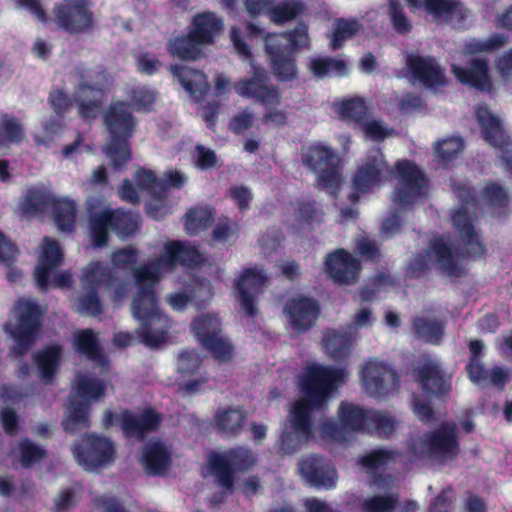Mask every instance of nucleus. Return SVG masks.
Masks as SVG:
<instances>
[{"instance_id":"obj_40","label":"nucleus","mask_w":512,"mask_h":512,"mask_svg":"<svg viewBox=\"0 0 512 512\" xmlns=\"http://www.w3.org/2000/svg\"><path fill=\"white\" fill-rule=\"evenodd\" d=\"M246 421V414L240 408L218 409L215 424L218 432L226 435H238Z\"/></svg>"},{"instance_id":"obj_59","label":"nucleus","mask_w":512,"mask_h":512,"mask_svg":"<svg viewBox=\"0 0 512 512\" xmlns=\"http://www.w3.org/2000/svg\"><path fill=\"white\" fill-rule=\"evenodd\" d=\"M129 96L137 111H151L156 100V93L146 85L133 86Z\"/></svg>"},{"instance_id":"obj_46","label":"nucleus","mask_w":512,"mask_h":512,"mask_svg":"<svg viewBox=\"0 0 512 512\" xmlns=\"http://www.w3.org/2000/svg\"><path fill=\"white\" fill-rule=\"evenodd\" d=\"M89 406L90 403L73 401L68 415L62 421L65 432L76 433L89 427Z\"/></svg>"},{"instance_id":"obj_36","label":"nucleus","mask_w":512,"mask_h":512,"mask_svg":"<svg viewBox=\"0 0 512 512\" xmlns=\"http://www.w3.org/2000/svg\"><path fill=\"white\" fill-rule=\"evenodd\" d=\"M325 352L335 361L346 359L352 349L351 334L336 329H327L322 339Z\"/></svg>"},{"instance_id":"obj_31","label":"nucleus","mask_w":512,"mask_h":512,"mask_svg":"<svg viewBox=\"0 0 512 512\" xmlns=\"http://www.w3.org/2000/svg\"><path fill=\"white\" fill-rule=\"evenodd\" d=\"M223 29V21L213 12L196 14L190 32L202 46L214 43L216 35Z\"/></svg>"},{"instance_id":"obj_44","label":"nucleus","mask_w":512,"mask_h":512,"mask_svg":"<svg viewBox=\"0 0 512 512\" xmlns=\"http://www.w3.org/2000/svg\"><path fill=\"white\" fill-rule=\"evenodd\" d=\"M362 28L363 25L355 18H337L330 37V48L333 51L340 49L347 40L357 35Z\"/></svg>"},{"instance_id":"obj_14","label":"nucleus","mask_w":512,"mask_h":512,"mask_svg":"<svg viewBox=\"0 0 512 512\" xmlns=\"http://www.w3.org/2000/svg\"><path fill=\"white\" fill-rule=\"evenodd\" d=\"M423 452L440 463L455 459L460 452L457 426L454 422H443L436 429L426 432L421 439Z\"/></svg>"},{"instance_id":"obj_12","label":"nucleus","mask_w":512,"mask_h":512,"mask_svg":"<svg viewBox=\"0 0 512 512\" xmlns=\"http://www.w3.org/2000/svg\"><path fill=\"white\" fill-rule=\"evenodd\" d=\"M92 0H59L52 13L58 29L69 35L88 34L94 30L95 18Z\"/></svg>"},{"instance_id":"obj_58","label":"nucleus","mask_w":512,"mask_h":512,"mask_svg":"<svg viewBox=\"0 0 512 512\" xmlns=\"http://www.w3.org/2000/svg\"><path fill=\"white\" fill-rule=\"evenodd\" d=\"M484 202L492 208H503L509 203L507 191L496 182H488L482 190Z\"/></svg>"},{"instance_id":"obj_13","label":"nucleus","mask_w":512,"mask_h":512,"mask_svg":"<svg viewBox=\"0 0 512 512\" xmlns=\"http://www.w3.org/2000/svg\"><path fill=\"white\" fill-rule=\"evenodd\" d=\"M16 311L17 323L10 332L15 341L13 353L23 356L37 340L42 327L43 312L37 303L29 300H18Z\"/></svg>"},{"instance_id":"obj_33","label":"nucleus","mask_w":512,"mask_h":512,"mask_svg":"<svg viewBox=\"0 0 512 512\" xmlns=\"http://www.w3.org/2000/svg\"><path fill=\"white\" fill-rule=\"evenodd\" d=\"M73 348L79 355L90 361L98 363L104 361L98 334L92 328L81 329L74 333Z\"/></svg>"},{"instance_id":"obj_21","label":"nucleus","mask_w":512,"mask_h":512,"mask_svg":"<svg viewBox=\"0 0 512 512\" xmlns=\"http://www.w3.org/2000/svg\"><path fill=\"white\" fill-rule=\"evenodd\" d=\"M324 266L327 275L339 285L355 284L362 269L360 260L344 248L328 253Z\"/></svg>"},{"instance_id":"obj_57","label":"nucleus","mask_w":512,"mask_h":512,"mask_svg":"<svg viewBox=\"0 0 512 512\" xmlns=\"http://www.w3.org/2000/svg\"><path fill=\"white\" fill-rule=\"evenodd\" d=\"M0 136L9 143L19 144L25 134L17 118L3 115L0 119Z\"/></svg>"},{"instance_id":"obj_43","label":"nucleus","mask_w":512,"mask_h":512,"mask_svg":"<svg viewBox=\"0 0 512 512\" xmlns=\"http://www.w3.org/2000/svg\"><path fill=\"white\" fill-rule=\"evenodd\" d=\"M470 358L465 367L469 380L474 384H480L487 380V369L481 359L484 355V343L479 339L469 342Z\"/></svg>"},{"instance_id":"obj_19","label":"nucleus","mask_w":512,"mask_h":512,"mask_svg":"<svg viewBox=\"0 0 512 512\" xmlns=\"http://www.w3.org/2000/svg\"><path fill=\"white\" fill-rule=\"evenodd\" d=\"M361 379L366 392L372 397H385L400 387V379L396 370L380 361H367L361 371Z\"/></svg>"},{"instance_id":"obj_22","label":"nucleus","mask_w":512,"mask_h":512,"mask_svg":"<svg viewBox=\"0 0 512 512\" xmlns=\"http://www.w3.org/2000/svg\"><path fill=\"white\" fill-rule=\"evenodd\" d=\"M301 476L315 488L332 489L337 483V471L331 460L317 454L304 457L298 463Z\"/></svg>"},{"instance_id":"obj_17","label":"nucleus","mask_w":512,"mask_h":512,"mask_svg":"<svg viewBox=\"0 0 512 512\" xmlns=\"http://www.w3.org/2000/svg\"><path fill=\"white\" fill-rule=\"evenodd\" d=\"M251 73V77L235 82V92L243 98L265 106L279 104L281 98L279 87L269 83L267 70L263 66L252 63Z\"/></svg>"},{"instance_id":"obj_30","label":"nucleus","mask_w":512,"mask_h":512,"mask_svg":"<svg viewBox=\"0 0 512 512\" xmlns=\"http://www.w3.org/2000/svg\"><path fill=\"white\" fill-rule=\"evenodd\" d=\"M446 321L426 316H416L411 320L413 336L432 345H440L445 335Z\"/></svg>"},{"instance_id":"obj_16","label":"nucleus","mask_w":512,"mask_h":512,"mask_svg":"<svg viewBox=\"0 0 512 512\" xmlns=\"http://www.w3.org/2000/svg\"><path fill=\"white\" fill-rule=\"evenodd\" d=\"M414 380L421 389L438 398L449 395L452 389V375L447 373L440 360L422 355L413 369Z\"/></svg>"},{"instance_id":"obj_25","label":"nucleus","mask_w":512,"mask_h":512,"mask_svg":"<svg viewBox=\"0 0 512 512\" xmlns=\"http://www.w3.org/2000/svg\"><path fill=\"white\" fill-rule=\"evenodd\" d=\"M406 66L412 78L426 88H436L446 84L444 71L433 57L410 54Z\"/></svg>"},{"instance_id":"obj_10","label":"nucleus","mask_w":512,"mask_h":512,"mask_svg":"<svg viewBox=\"0 0 512 512\" xmlns=\"http://www.w3.org/2000/svg\"><path fill=\"white\" fill-rule=\"evenodd\" d=\"M81 281L86 292L77 299L78 312L97 317L103 312L98 290L102 286L110 289L117 281V274L107 264L90 262L82 271Z\"/></svg>"},{"instance_id":"obj_34","label":"nucleus","mask_w":512,"mask_h":512,"mask_svg":"<svg viewBox=\"0 0 512 512\" xmlns=\"http://www.w3.org/2000/svg\"><path fill=\"white\" fill-rule=\"evenodd\" d=\"M166 49L171 57L183 61H194L202 54V45L190 31L187 35L170 38L166 43Z\"/></svg>"},{"instance_id":"obj_42","label":"nucleus","mask_w":512,"mask_h":512,"mask_svg":"<svg viewBox=\"0 0 512 512\" xmlns=\"http://www.w3.org/2000/svg\"><path fill=\"white\" fill-rule=\"evenodd\" d=\"M338 163L339 158L334 151L323 145L311 146L303 155V164L313 172L337 166Z\"/></svg>"},{"instance_id":"obj_3","label":"nucleus","mask_w":512,"mask_h":512,"mask_svg":"<svg viewBox=\"0 0 512 512\" xmlns=\"http://www.w3.org/2000/svg\"><path fill=\"white\" fill-rule=\"evenodd\" d=\"M79 77L80 81L75 87L71 99L63 90L57 89L50 93L49 103L57 115H63L73 101L81 119H95L102 109L105 97L111 90L113 79L102 66L95 69H83L80 71Z\"/></svg>"},{"instance_id":"obj_55","label":"nucleus","mask_w":512,"mask_h":512,"mask_svg":"<svg viewBox=\"0 0 512 512\" xmlns=\"http://www.w3.org/2000/svg\"><path fill=\"white\" fill-rule=\"evenodd\" d=\"M368 107L365 101L360 97H354L344 100L339 109V113L344 119H349L356 123H361L367 116Z\"/></svg>"},{"instance_id":"obj_35","label":"nucleus","mask_w":512,"mask_h":512,"mask_svg":"<svg viewBox=\"0 0 512 512\" xmlns=\"http://www.w3.org/2000/svg\"><path fill=\"white\" fill-rule=\"evenodd\" d=\"M216 210L211 205L191 207L184 215V226L188 235L196 236L210 228L215 220Z\"/></svg>"},{"instance_id":"obj_63","label":"nucleus","mask_w":512,"mask_h":512,"mask_svg":"<svg viewBox=\"0 0 512 512\" xmlns=\"http://www.w3.org/2000/svg\"><path fill=\"white\" fill-rule=\"evenodd\" d=\"M138 260V250L132 246H127L115 250L111 255V262L117 269L126 270L136 268L134 265Z\"/></svg>"},{"instance_id":"obj_41","label":"nucleus","mask_w":512,"mask_h":512,"mask_svg":"<svg viewBox=\"0 0 512 512\" xmlns=\"http://www.w3.org/2000/svg\"><path fill=\"white\" fill-rule=\"evenodd\" d=\"M309 70L318 79L329 76L343 77L349 73L347 63L344 60L329 56L312 58L309 63Z\"/></svg>"},{"instance_id":"obj_52","label":"nucleus","mask_w":512,"mask_h":512,"mask_svg":"<svg viewBox=\"0 0 512 512\" xmlns=\"http://www.w3.org/2000/svg\"><path fill=\"white\" fill-rule=\"evenodd\" d=\"M20 463L23 468H31L47 456V450L28 438L22 439L18 444Z\"/></svg>"},{"instance_id":"obj_56","label":"nucleus","mask_w":512,"mask_h":512,"mask_svg":"<svg viewBox=\"0 0 512 512\" xmlns=\"http://www.w3.org/2000/svg\"><path fill=\"white\" fill-rule=\"evenodd\" d=\"M464 146V140L461 137H450L437 143L435 154L440 161L446 164L453 161L464 149Z\"/></svg>"},{"instance_id":"obj_28","label":"nucleus","mask_w":512,"mask_h":512,"mask_svg":"<svg viewBox=\"0 0 512 512\" xmlns=\"http://www.w3.org/2000/svg\"><path fill=\"white\" fill-rule=\"evenodd\" d=\"M62 358V346L60 344H48L32 355L39 378L44 384H51L60 368Z\"/></svg>"},{"instance_id":"obj_4","label":"nucleus","mask_w":512,"mask_h":512,"mask_svg":"<svg viewBox=\"0 0 512 512\" xmlns=\"http://www.w3.org/2000/svg\"><path fill=\"white\" fill-rule=\"evenodd\" d=\"M309 45L308 26L304 22H299L291 30L273 33L265 38L268 66L278 82L288 83L299 79L298 56Z\"/></svg>"},{"instance_id":"obj_20","label":"nucleus","mask_w":512,"mask_h":512,"mask_svg":"<svg viewBox=\"0 0 512 512\" xmlns=\"http://www.w3.org/2000/svg\"><path fill=\"white\" fill-rule=\"evenodd\" d=\"M269 279L263 270L246 268L236 281L237 299L247 316L258 313L257 299L263 293Z\"/></svg>"},{"instance_id":"obj_37","label":"nucleus","mask_w":512,"mask_h":512,"mask_svg":"<svg viewBox=\"0 0 512 512\" xmlns=\"http://www.w3.org/2000/svg\"><path fill=\"white\" fill-rule=\"evenodd\" d=\"M370 410L359 405L342 401L338 408V418L347 432H365Z\"/></svg>"},{"instance_id":"obj_49","label":"nucleus","mask_w":512,"mask_h":512,"mask_svg":"<svg viewBox=\"0 0 512 512\" xmlns=\"http://www.w3.org/2000/svg\"><path fill=\"white\" fill-rule=\"evenodd\" d=\"M399 494L396 492L377 494L364 499L360 505L362 512H397Z\"/></svg>"},{"instance_id":"obj_8","label":"nucleus","mask_w":512,"mask_h":512,"mask_svg":"<svg viewBox=\"0 0 512 512\" xmlns=\"http://www.w3.org/2000/svg\"><path fill=\"white\" fill-rule=\"evenodd\" d=\"M90 237L93 247L101 248L107 245L109 230L120 238H126L139 229V215L121 208H106L93 212L88 219Z\"/></svg>"},{"instance_id":"obj_62","label":"nucleus","mask_w":512,"mask_h":512,"mask_svg":"<svg viewBox=\"0 0 512 512\" xmlns=\"http://www.w3.org/2000/svg\"><path fill=\"white\" fill-rule=\"evenodd\" d=\"M395 453L384 448L373 449L369 453L362 456L359 463L362 467L375 471L382 468L389 461L394 459Z\"/></svg>"},{"instance_id":"obj_45","label":"nucleus","mask_w":512,"mask_h":512,"mask_svg":"<svg viewBox=\"0 0 512 512\" xmlns=\"http://www.w3.org/2000/svg\"><path fill=\"white\" fill-rule=\"evenodd\" d=\"M323 215L321 205L315 200L298 201L295 211V220L299 228L313 230L315 224H319L323 221Z\"/></svg>"},{"instance_id":"obj_53","label":"nucleus","mask_w":512,"mask_h":512,"mask_svg":"<svg viewBox=\"0 0 512 512\" xmlns=\"http://www.w3.org/2000/svg\"><path fill=\"white\" fill-rule=\"evenodd\" d=\"M201 345L220 363H226L233 359V345L229 340L220 337V335L206 339Z\"/></svg>"},{"instance_id":"obj_26","label":"nucleus","mask_w":512,"mask_h":512,"mask_svg":"<svg viewBox=\"0 0 512 512\" xmlns=\"http://www.w3.org/2000/svg\"><path fill=\"white\" fill-rule=\"evenodd\" d=\"M476 118L482 129L483 139L504 153L512 150V137L504 130L500 119L486 107L476 109Z\"/></svg>"},{"instance_id":"obj_15","label":"nucleus","mask_w":512,"mask_h":512,"mask_svg":"<svg viewBox=\"0 0 512 512\" xmlns=\"http://www.w3.org/2000/svg\"><path fill=\"white\" fill-rule=\"evenodd\" d=\"M73 455L79 465L92 470L114 461L113 443L106 437L85 434L76 440L72 447Z\"/></svg>"},{"instance_id":"obj_47","label":"nucleus","mask_w":512,"mask_h":512,"mask_svg":"<svg viewBox=\"0 0 512 512\" xmlns=\"http://www.w3.org/2000/svg\"><path fill=\"white\" fill-rule=\"evenodd\" d=\"M304 8L300 0H284L277 5L272 4L268 16L274 24L284 25L302 14Z\"/></svg>"},{"instance_id":"obj_51","label":"nucleus","mask_w":512,"mask_h":512,"mask_svg":"<svg viewBox=\"0 0 512 512\" xmlns=\"http://www.w3.org/2000/svg\"><path fill=\"white\" fill-rule=\"evenodd\" d=\"M77 395L89 403L91 400H98L105 396L106 386L104 382L97 378L79 376L76 387Z\"/></svg>"},{"instance_id":"obj_27","label":"nucleus","mask_w":512,"mask_h":512,"mask_svg":"<svg viewBox=\"0 0 512 512\" xmlns=\"http://www.w3.org/2000/svg\"><path fill=\"white\" fill-rule=\"evenodd\" d=\"M452 72L460 83L471 88L481 92H489L492 89L489 65L485 59L472 58L465 67L452 65Z\"/></svg>"},{"instance_id":"obj_1","label":"nucleus","mask_w":512,"mask_h":512,"mask_svg":"<svg viewBox=\"0 0 512 512\" xmlns=\"http://www.w3.org/2000/svg\"><path fill=\"white\" fill-rule=\"evenodd\" d=\"M202 257L195 246L181 241H172L165 245L161 257L141 264L134 269L137 292L133 297L131 309L134 318L141 322L137 331L140 341L149 348H157L165 342L168 333V317L159 308L156 286L160 281L162 268L197 265Z\"/></svg>"},{"instance_id":"obj_24","label":"nucleus","mask_w":512,"mask_h":512,"mask_svg":"<svg viewBox=\"0 0 512 512\" xmlns=\"http://www.w3.org/2000/svg\"><path fill=\"white\" fill-rule=\"evenodd\" d=\"M162 420L163 415L152 407H146L138 414L129 409L121 411V429L127 438L143 440L159 428Z\"/></svg>"},{"instance_id":"obj_50","label":"nucleus","mask_w":512,"mask_h":512,"mask_svg":"<svg viewBox=\"0 0 512 512\" xmlns=\"http://www.w3.org/2000/svg\"><path fill=\"white\" fill-rule=\"evenodd\" d=\"M191 330L200 344L221 332L218 318L210 314L196 317L191 323Z\"/></svg>"},{"instance_id":"obj_7","label":"nucleus","mask_w":512,"mask_h":512,"mask_svg":"<svg viewBox=\"0 0 512 512\" xmlns=\"http://www.w3.org/2000/svg\"><path fill=\"white\" fill-rule=\"evenodd\" d=\"M456 190L463 205V207L452 214V222L461 242L460 250L457 254L461 259L477 260L486 254L487 249L467 211V206L476 203V192L465 183L459 184Z\"/></svg>"},{"instance_id":"obj_23","label":"nucleus","mask_w":512,"mask_h":512,"mask_svg":"<svg viewBox=\"0 0 512 512\" xmlns=\"http://www.w3.org/2000/svg\"><path fill=\"white\" fill-rule=\"evenodd\" d=\"M283 312L287 316L293 331L305 333L316 324L320 306L316 299L299 295L287 301Z\"/></svg>"},{"instance_id":"obj_60","label":"nucleus","mask_w":512,"mask_h":512,"mask_svg":"<svg viewBox=\"0 0 512 512\" xmlns=\"http://www.w3.org/2000/svg\"><path fill=\"white\" fill-rule=\"evenodd\" d=\"M388 15L393 29L401 35H407L412 30V23L397 0H389Z\"/></svg>"},{"instance_id":"obj_29","label":"nucleus","mask_w":512,"mask_h":512,"mask_svg":"<svg viewBox=\"0 0 512 512\" xmlns=\"http://www.w3.org/2000/svg\"><path fill=\"white\" fill-rule=\"evenodd\" d=\"M173 77L196 101H200L208 90L204 73L186 66L171 64L169 67Z\"/></svg>"},{"instance_id":"obj_6","label":"nucleus","mask_w":512,"mask_h":512,"mask_svg":"<svg viewBox=\"0 0 512 512\" xmlns=\"http://www.w3.org/2000/svg\"><path fill=\"white\" fill-rule=\"evenodd\" d=\"M460 247L453 253L451 246L443 237L437 236L429 241L428 247L423 252L416 253L407 265V276L411 279H419L427 275L431 270V261H434L437 269L449 278H462L467 275L465 267L459 263L457 253Z\"/></svg>"},{"instance_id":"obj_11","label":"nucleus","mask_w":512,"mask_h":512,"mask_svg":"<svg viewBox=\"0 0 512 512\" xmlns=\"http://www.w3.org/2000/svg\"><path fill=\"white\" fill-rule=\"evenodd\" d=\"M390 176L398 180L392 192V201L400 208L411 207L423 197L429 185V180L421 168L412 160H397Z\"/></svg>"},{"instance_id":"obj_18","label":"nucleus","mask_w":512,"mask_h":512,"mask_svg":"<svg viewBox=\"0 0 512 512\" xmlns=\"http://www.w3.org/2000/svg\"><path fill=\"white\" fill-rule=\"evenodd\" d=\"M390 176L385 155L380 149H373L362 159L352 179L354 190L370 193Z\"/></svg>"},{"instance_id":"obj_38","label":"nucleus","mask_w":512,"mask_h":512,"mask_svg":"<svg viewBox=\"0 0 512 512\" xmlns=\"http://www.w3.org/2000/svg\"><path fill=\"white\" fill-rule=\"evenodd\" d=\"M51 213L59 230L66 233H71L75 230L77 214L75 201L66 198H53Z\"/></svg>"},{"instance_id":"obj_48","label":"nucleus","mask_w":512,"mask_h":512,"mask_svg":"<svg viewBox=\"0 0 512 512\" xmlns=\"http://www.w3.org/2000/svg\"><path fill=\"white\" fill-rule=\"evenodd\" d=\"M509 41V37L499 33L491 34L487 39L471 38L464 44L466 54L474 55L480 53H491L499 50Z\"/></svg>"},{"instance_id":"obj_61","label":"nucleus","mask_w":512,"mask_h":512,"mask_svg":"<svg viewBox=\"0 0 512 512\" xmlns=\"http://www.w3.org/2000/svg\"><path fill=\"white\" fill-rule=\"evenodd\" d=\"M52 201L53 199L49 194L33 190L29 191V194L24 198L21 208L26 214L39 213L45 211L50 204L52 205Z\"/></svg>"},{"instance_id":"obj_2","label":"nucleus","mask_w":512,"mask_h":512,"mask_svg":"<svg viewBox=\"0 0 512 512\" xmlns=\"http://www.w3.org/2000/svg\"><path fill=\"white\" fill-rule=\"evenodd\" d=\"M345 369L315 365L303 382L304 398L294 403L287 416V424L276 441L278 455L284 457L298 452L314 437V410L324 408L331 392L344 382Z\"/></svg>"},{"instance_id":"obj_64","label":"nucleus","mask_w":512,"mask_h":512,"mask_svg":"<svg viewBox=\"0 0 512 512\" xmlns=\"http://www.w3.org/2000/svg\"><path fill=\"white\" fill-rule=\"evenodd\" d=\"M43 242L44 248L40 262L57 268L63 260V253L59 243L48 236L44 237Z\"/></svg>"},{"instance_id":"obj_32","label":"nucleus","mask_w":512,"mask_h":512,"mask_svg":"<svg viewBox=\"0 0 512 512\" xmlns=\"http://www.w3.org/2000/svg\"><path fill=\"white\" fill-rule=\"evenodd\" d=\"M142 463L148 475H163L171 463L170 453L159 441L148 443L143 448Z\"/></svg>"},{"instance_id":"obj_54","label":"nucleus","mask_w":512,"mask_h":512,"mask_svg":"<svg viewBox=\"0 0 512 512\" xmlns=\"http://www.w3.org/2000/svg\"><path fill=\"white\" fill-rule=\"evenodd\" d=\"M395 430V421L392 417L380 411L370 410L365 432L387 437Z\"/></svg>"},{"instance_id":"obj_39","label":"nucleus","mask_w":512,"mask_h":512,"mask_svg":"<svg viewBox=\"0 0 512 512\" xmlns=\"http://www.w3.org/2000/svg\"><path fill=\"white\" fill-rule=\"evenodd\" d=\"M410 8L424 7L426 12L435 18L452 20L461 12V3L458 0H406Z\"/></svg>"},{"instance_id":"obj_9","label":"nucleus","mask_w":512,"mask_h":512,"mask_svg":"<svg viewBox=\"0 0 512 512\" xmlns=\"http://www.w3.org/2000/svg\"><path fill=\"white\" fill-rule=\"evenodd\" d=\"M208 468L215 483L226 491L232 492L237 472H246L254 467L256 458L253 452L243 446L228 449L224 452H210Z\"/></svg>"},{"instance_id":"obj_5","label":"nucleus","mask_w":512,"mask_h":512,"mask_svg":"<svg viewBox=\"0 0 512 512\" xmlns=\"http://www.w3.org/2000/svg\"><path fill=\"white\" fill-rule=\"evenodd\" d=\"M103 124L109 134L104 153L110 159L113 169H122L132 158L130 139L136 131V119L130 103L111 101L103 113Z\"/></svg>"}]
</instances>
